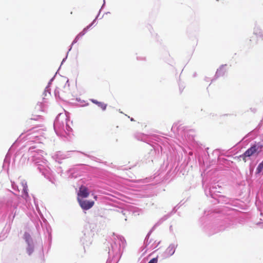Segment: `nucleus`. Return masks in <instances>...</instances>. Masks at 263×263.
Returning <instances> with one entry per match:
<instances>
[{"mask_svg": "<svg viewBox=\"0 0 263 263\" xmlns=\"http://www.w3.org/2000/svg\"><path fill=\"white\" fill-rule=\"evenodd\" d=\"M202 186L204 187V193L207 197H211L213 200L211 202L214 204L221 203L230 204L234 206H238L239 200L236 198L227 197L220 194V189L221 188L219 185L214 184H205V181L202 180Z\"/></svg>", "mask_w": 263, "mask_h": 263, "instance_id": "1", "label": "nucleus"}, {"mask_svg": "<svg viewBox=\"0 0 263 263\" xmlns=\"http://www.w3.org/2000/svg\"><path fill=\"white\" fill-rule=\"evenodd\" d=\"M72 121L70 120V116L66 113H60L56 117L53 122V128L56 134L60 137L70 138L73 135V130L70 126Z\"/></svg>", "mask_w": 263, "mask_h": 263, "instance_id": "2", "label": "nucleus"}, {"mask_svg": "<svg viewBox=\"0 0 263 263\" xmlns=\"http://www.w3.org/2000/svg\"><path fill=\"white\" fill-rule=\"evenodd\" d=\"M35 147H30L29 149V152L31 153L36 152V155H33L34 161L35 164L37 166V169L42 173L46 178H47L52 184H55V178L54 176L51 173L50 168L48 166V161L45 159L43 156L44 152L42 150L36 149L35 150Z\"/></svg>", "mask_w": 263, "mask_h": 263, "instance_id": "3", "label": "nucleus"}, {"mask_svg": "<svg viewBox=\"0 0 263 263\" xmlns=\"http://www.w3.org/2000/svg\"><path fill=\"white\" fill-rule=\"evenodd\" d=\"M224 211V209L221 211L222 213L217 217V227L216 229L213 228L212 225L211 224L204 226L203 229L204 232L209 235H211L214 233H216L219 231L224 230L226 229L233 227L235 223V220L233 217L230 215V213L227 214L226 215H223V213Z\"/></svg>", "mask_w": 263, "mask_h": 263, "instance_id": "4", "label": "nucleus"}, {"mask_svg": "<svg viewBox=\"0 0 263 263\" xmlns=\"http://www.w3.org/2000/svg\"><path fill=\"white\" fill-rule=\"evenodd\" d=\"M171 130L184 142H192L194 141L195 130L182 126L181 124H179V123H174Z\"/></svg>", "mask_w": 263, "mask_h": 263, "instance_id": "5", "label": "nucleus"}, {"mask_svg": "<svg viewBox=\"0 0 263 263\" xmlns=\"http://www.w3.org/2000/svg\"><path fill=\"white\" fill-rule=\"evenodd\" d=\"M137 138L139 140H141L149 144L153 147V148L151 149L148 153V156L147 158L148 162H153L154 157L156 155V149L153 143H155V141L159 142V140H161V138L157 135L153 134L148 135L144 134H139L137 136Z\"/></svg>", "mask_w": 263, "mask_h": 263, "instance_id": "6", "label": "nucleus"}, {"mask_svg": "<svg viewBox=\"0 0 263 263\" xmlns=\"http://www.w3.org/2000/svg\"><path fill=\"white\" fill-rule=\"evenodd\" d=\"M17 205L16 202L12 199H8L7 201L6 206L8 212H10L8 217V221L10 224L12 223L15 217Z\"/></svg>", "mask_w": 263, "mask_h": 263, "instance_id": "7", "label": "nucleus"}, {"mask_svg": "<svg viewBox=\"0 0 263 263\" xmlns=\"http://www.w3.org/2000/svg\"><path fill=\"white\" fill-rule=\"evenodd\" d=\"M23 238L27 244V247L26 248L27 253L28 255L30 256L34 252V246L32 238H31L30 234L27 232H25Z\"/></svg>", "mask_w": 263, "mask_h": 263, "instance_id": "8", "label": "nucleus"}, {"mask_svg": "<svg viewBox=\"0 0 263 263\" xmlns=\"http://www.w3.org/2000/svg\"><path fill=\"white\" fill-rule=\"evenodd\" d=\"M72 152V151H68L64 153L61 151H58L52 156V158L56 162L61 164L63 160L71 157Z\"/></svg>", "mask_w": 263, "mask_h": 263, "instance_id": "9", "label": "nucleus"}, {"mask_svg": "<svg viewBox=\"0 0 263 263\" xmlns=\"http://www.w3.org/2000/svg\"><path fill=\"white\" fill-rule=\"evenodd\" d=\"M80 206L83 210H88L91 208L95 204L93 200L78 198Z\"/></svg>", "mask_w": 263, "mask_h": 263, "instance_id": "10", "label": "nucleus"}, {"mask_svg": "<svg viewBox=\"0 0 263 263\" xmlns=\"http://www.w3.org/2000/svg\"><path fill=\"white\" fill-rule=\"evenodd\" d=\"M120 246L121 245L120 244L119 247H118L115 242L114 244H110L111 249L108 247V258L106 263H107L108 261H109L108 263L111 262V258L114 257L115 254L118 253Z\"/></svg>", "mask_w": 263, "mask_h": 263, "instance_id": "11", "label": "nucleus"}, {"mask_svg": "<svg viewBox=\"0 0 263 263\" xmlns=\"http://www.w3.org/2000/svg\"><path fill=\"white\" fill-rule=\"evenodd\" d=\"M82 236L80 237V241L83 245L89 246L91 243L90 232L88 230H83Z\"/></svg>", "mask_w": 263, "mask_h": 263, "instance_id": "12", "label": "nucleus"}, {"mask_svg": "<svg viewBox=\"0 0 263 263\" xmlns=\"http://www.w3.org/2000/svg\"><path fill=\"white\" fill-rule=\"evenodd\" d=\"M178 246L177 243H171L163 253V256L165 258H168L174 255Z\"/></svg>", "mask_w": 263, "mask_h": 263, "instance_id": "13", "label": "nucleus"}, {"mask_svg": "<svg viewBox=\"0 0 263 263\" xmlns=\"http://www.w3.org/2000/svg\"><path fill=\"white\" fill-rule=\"evenodd\" d=\"M213 154L216 155L217 157L218 162L221 165H224L226 166H230L231 164L233 163L232 161L228 160L227 159L221 157V153L219 152L218 150H215L213 152Z\"/></svg>", "mask_w": 263, "mask_h": 263, "instance_id": "14", "label": "nucleus"}, {"mask_svg": "<svg viewBox=\"0 0 263 263\" xmlns=\"http://www.w3.org/2000/svg\"><path fill=\"white\" fill-rule=\"evenodd\" d=\"M227 66V64L221 65L216 70V73L214 77V78L212 80V82L215 81L220 77L224 76L226 72V69L225 67Z\"/></svg>", "mask_w": 263, "mask_h": 263, "instance_id": "15", "label": "nucleus"}, {"mask_svg": "<svg viewBox=\"0 0 263 263\" xmlns=\"http://www.w3.org/2000/svg\"><path fill=\"white\" fill-rule=\"evenodd\" d=\"M89 195V192L88 189L86 187L84 186H81L79 187V191L78 193V198L84 199L88 197Z\"/></svg>", "mask_w": 263, "mask_h": 263, "instance_id": "16", "label": "nucleus"}, {"mask_svg": "<svg viewBox=\"0 0 263 263\" xmlns=\"http://www.w3.org/2000/svg\"><path fill=\"white\" fill-rule=\"evenodd\" d=\"M255 137L254 130H252L247 134L239 142H242L245 145H247L250 141L252 140Z\"/></svg>", "mask_w": 263, "mask_h": 263, "instance_id": "17", "label": "nucleus"}, {"mask_svg": "<svg viewBox=\"0 0 263 263\" xmlns=\"http://www.w3.org/2000/svg\"><path fill=\"white\" fill-rule=\"evenodd\" d=\"M46 232L45 233L47 237V242L48 243V250L50 248L52 243V229L51 227L48 224L46 226Z\"/></svg>", "mask_w": 263, "mask_h": 263, "instance_id": "18", "label": "nucleus"}, {"mask_svg": "<svg viewBox=\"0 0 263 263\" xmlns=\"http://www.w3.org/2000/svg\"><path fill=\"white\" fill-rule=\"evenodd\" d=\"M21 184L23 186V190L22 192V197L27 201L28 199L30 198V197L28 193V186L27 182L24 180L21 182Z\"/></svg>", "mask_w": 263, "mask_h": 263, "instance_id": "19", "label": "nucleus"}, {"mask_svg": "<svg viewBox=\"0 0 263 263\" xmlns=\"http://www.w3.org/2000/svg\"><path fill=\"white\" fill-rule=\"evenodd\" d=\"M258 203L263 208V185H262L256 195V203Z\"/></svg>", "mask_w": 263, "mask_h": 263, "instance_id": "20", "label": "nucleus"}, {"mask_svg": "<svg viewBox=\"0 0 263 263\" xmlns=\"http://www.w3.org/2000/svg\"><path fill=\"white\" fill-rule=\"evenodd\" d=\"M58 72V70L55 72V74L54 75V76L50 79V80H49V81L48 82V84L47 85V86L45 87V90H44V91L43 93V95L44 96V97H46L47 96V93L48 92V93L49 94V95H51V92H50V91H51V89H50V87H51V85H52V82L55 79V76L57 74Z\"/></svg>", "mask_w": 263, "mask_h": 263, "instance_id": "21", "label": "nucleus"}, {"mask_svg": "<svg viewBox=\"0 0 263 263\" xmlns=\"http://www.w3.org/2000/svg\"><path fill=\"white\" fill-rule=\"evenodd\" d=\"M256 149L255 147H253L251 145V147L247 149L243 153V156L250 157L254 154H256Z\"/></svg>", "mask_w": 263, "mask_h": 263, "instance_id": "22", "label": "nucleus"}, {"mask_svg": "<svg viewBox=\"0 0 263 263\" xmlns=\"http://www.w3.org/2000/svg\"><path fill=\"white\" fill-rule=\"evenodd\" d=\"M90 101L92 103H93L97 105L99 107H100L102 110H105L107 107V104H105L103 102L98 101V100L91 99H90Z\"/></svg>", "mask_w": 263, "mask_h": 263, "instance_id": "23", "label": "nucleus"}, {"mask_svg": "<svg viewBox=\"0 0 263 263\" xmlns=\"http://www.w3.org/2000/svg\"><path fill=\"white\" fill-rule=\"evenodd\" d=\"M43 100H44V102H38L36 105L35 107V109L37 111H45V103L46 101H45V97L43 98Z\"/></svg>", "mask_w": 263, "mask_h": 263, "instance_id": "24", "label": "nucleus"}, {"mask_svg": "<svg viewBox=\"0 0 263 263\" xmlns=\"http://www.w3.org/2000/svg\"><path fill=\"white\" fill-rule=\"evenodd\" d=\"M11 155L9 153V152H8L7 154L6 155L5 158L4 160V163L3 165V168H5V167L7 166V168L8 169V167L10 165V159H11Z\"/></svg>", "mask_w": 263, "mask_h": 263, "instance_id": "25", "label": "nucleus"}, {"mask_svg": "<svg viewBox=\"0 0 263 263\" xmlns=\"http://www.w3.org/2000/svg\"><path fill=\"white\" fill-rule=\"evenodd\" d=\"M253 147H255L256 149V154H258L263 150V142H255L254 144H252Z\"/></svg>", "mask_w": 263, "mask_h": 263, "instance_id": "26", "label": "nucleus"}, {"mask_svg": "<svg viewBox=\"0 0 263 263\" xmlns=\"http://www.w3.org/2000/svg\"><path fill=\"white\" fill-rule=\"evenodd\" d=\"M254 34L257 36L263 39V32L261 29L258 27H255L254 29Z\"/></svg>", "mask_w": 263, "mask_h": 263, "instance_id": "27", "label": "nucleus"}, {"mask_svg": "<svg viewBox=\"0 0 263 263\" xmlns=\"http://www.w3.org/2000/svg\"><path fill=\"white\" fill-rule=\"evenodd\" d=\"M171 217L170 214H167L163 216L162 218H161L156 223V226H160L161 223H162L164 221L167 220L168 218Z\"/></svg>", "mask_w": 263, "mask_h": 263, "instance_id": "28", "label": "nucleus"}, {"mask_svg": "<svg viewBox=\"0 0 263 263\" xmlns=\"http://www.w3.org/2000/svg\"><path fill=\"white\" fill-rule=\"evenodd\" d=\"M263 171V160L258 164L255 171V175L259 174Z\"/></svg>", "mask_w": 263, "mask_h": 263, "instance_id": "29", "label": "nucleus"}, {"mask_svg": "<svg viewBox=\"0 0 263 263\" xmlns=\"http://www.w3.org/2000/svg\"><path fill=\"white\" fill-rule=\"evenodd\" d=\"M183 203H181V201L179 202L177 205H176L175 207L173 208L171 212L168 213V214H170V216H171L173 214H175L177 212V210L179 209V208L182 206Z\"/></svg>", "mask_w": 263, "mask_h": 263, "instance_id": "30", "label": "nucleus"}, {"mask_svg": "<svg viewBox=\"0 0 263 263\" xmlns=\"http://www.w3.org/2000/svg\"><path fill=\"white\" fill-rule=\"evenodd\" d=\"M114 235L116 236L117 239L119 240L120 242H121L122 245H124L126 243L125 239L123 236L119 234H116L115 233H114Z\"/></svg>", "mask_w": 263, "mask_h": 263, "instance_id": "31", "label": "nucleus"}, {"mask_svg": "<svg viewBox=\"0 0 263 263\" xmlns=\"http://www.w3.org/2000/svg\"><path fill=\"white\" fill-rule=\"evenodd\" d=\"M30 120L42 121L43 120V118L41 115H32V117L30 119Z\"/></svg>", "mask_w": 263, "mask_h": 263, "instance_id": "32", "label": "nucleus"}, {"mask_svg": "<svg viewBox=\"0 0 263 263\" xmlns=\"http://www.w3.org/2000/svg\"><path fill=\"white\" fill-rule=\"evenodd\" d=\"M88 29L87 27H85L80 32H79L77 35L80 37H82L83 35H84L86 32L88 31Z\"/></svg>", "mask_w": 263, "mask_h": 263, "instance_id": "33", "label": "nucleus"}, {"mask_svg": "<svg viewBox=\"0 0 263 263\" xmlns=\"http://www.w3.org/2000/svg\"><path fill=\"white\" fill-rule=\"evenodd\" d=\"M54 95L55 99L61 100V98L60 96V92H59V88L58 87H56L54 91Z\"/></svg>", "mask_w": 263, "mask_h": 263, "instance_id": "34", "label": "nucleus"}, {"mask_svg": "<svg viewBox=\"0 0 263 263\" xmlns=\"http://www.w3.org/2000/svg\"><path fill=\"white\" fill-rule=\"evenodd\" d=\"M178 85H179V89L180 93H182L183 90H184L185 88V85H184V83L183 82H180V81L178 82Z\"/></svg>", "mask_w": 263, "mask_h": 263, "instance_id": "35", "label": "nucleus"}, {"mask_svg": "<svg viewBox=\"0 0 263 263\" xmlns=\"http://www.w3.org/2000/svg\"><path fill=\"white\" fill-rule=\"evenodd\" d=\"M72 171L73 170L72 169H69V170H68V172L70 173L69 177L70 178H76L77 175H74V173L72 172Z\"/></svg>", "mask_w": 263, "mask_h": 263, "instance_id": "36", "label": "nucleus"}, {"mask_svg": "<svg viewBox=\"0 0 263 263\" xmlns=\"http://www.w3.org/2000/svg\"><path fill=\"white\" fill-rule=\"evenodd\" d=\"M158 256H157V257H154L153 258H152L148 262V263H157L158 262Z\"/></svg>", "mask_w": 263, "mask_h": 263, "instance_id": "37", "label": "nucleus"}, {"mask_svg": "<svg viewBox=\"0 0 263 263\" xmlns=\"http://www.w3.org/2000/svg\"><path fill=\"white\" fill-rule=\"evenodd\" d=\"M97 20H96V18H95L92 22L86 26L87 28L89 29L96 23Z\"/></svg>", "mask_w": 263, "mask_h": 263, "instance_id": "38", "label": "nucleus"}, {"mask_svg": "<svg viewBox=\"0 0 263 263\" xmlns=\"http://www.w3.org/2000/svg\"><path fill=\"white\" fill-rule=\"evenodd\" d=\"M68 55V52H67L65 57L64 58H63V59L62 61L61 65L60 66L59 69L58 70V71L60 69V68H61V65L66 61V60L67 58Z\"/></svg>", "mask_w": 263, "mask_h": 263, "instance_id": "39", "label": "nucleus"}, {"mask_svg": "<svg viewBox=\"0 0 263 263\" xmlns=\"http://www.w3.org/2000/svg\"><path fill=\"white\" fill-rule=\"evenodd\" d=\"M80 39V37L77 35L73 41L72 42V45H73L74 44H76L78 40Z\"/></svg>", "mask_w": 263, "mask_h": 263, "instance_id": "40", "label": "nucleus"}, {"mask_svg": "<svg viewBox=\"0 0 263 263\" xmlns=\"http://www.w3.org/2000/svg\"><path fill=\"white\" fill-rule=\"evenodd\" d=\"M12 189L14 190L18 191H19L17 185L16 184H15L14 183H12Z\"/></svg>", "mask_w": 263, "mask_h": 263, "instance_id": "41", "label": "nucleus"}, {"mask_svg": "<svg viewBox=\"0 0 263 263\" xmlns=\"http://www.w3.org/2000/svg\"><path fill=\"white\" fill-rule=\"evenodd\" d=\"M57 172L58 173V174H60L61 175H62V172H63V170H62V167L59 166V167H58L57 168Z\"/></svg>", "mask_w": 263, "mask_h": 263, "instance_id": "42", "label": "nucleus"}, {"mask_svg": "<svg viewBox=\"0 0 263 263\" xmlns=\"http://www.w3.org/2000/svg\"><path fill=\"white\" fill-rule=\"evenodd\" d=\"M151 242L150 241H148V239H146V238H145L144 241V245H145V247H146Z\"/></svg>", "mask_w": 263, "mask_h": 263, "instance_id": "43", "label": "nucleus"}, {"mask_svg": "<svg viewBox=\"0 0 263 263\" xmlns=\"http://www.w3.org/2000/svg\"><path fill=\"white\" fill-rule=\"evenodd\" d=\"M249 110L254 114H255L257 111V108L255 107H251L250 108Z\"/></svg>", "mask_w": 263, "mask_h": 263, "instance_id": "44", "label": "nucleus"}, {"mask_svg": "<svg viewBox=\"0 0 263 263\" xmlns=\"http://www.w3.org/2000/svg\"><path fill=\"white\" fill-rule=\"evenodd\" d=\"M33 198L34 204H35L36 208H38V204H37V199H36V198L33 195Z\"/></svg>", "mask_w": 263, "mask_h": 263, "instance_id": "45", "label": "nucleus"}, {"mask_svg": "<svg viewBox=\"0 0 263 263\" xmlns=\"http://www.w3.org/2000/svg\"><path fill=\"white\" fill-rule=\"evenodd\" d=\"M152 233V231H150L149 230V231L148 232V233L147 234V235H146V236L145 237L146 239H149V238Z\"/></svg>", "mask_w": 263, "mask_h": 263, "instance_id": "46", "label": "nucleus"}, {"mask_svg": "<svg viewBox=\"0 0 263 263\" xmlns=\"http://www.w3.org/2000/svg\"><path fill=\"white\" fill-rule=\"evenodd\" d=\"M152 233V231H150L149 230V231L148 232V233L147 234V235H146V236L145 237L146 239H149V238Z\"/></svg>", "mask_w": 263, "mask_h": 263, "instance_id": "47", "label": "nucleus"}, {"mask_svg": "<svg viewBox=\"0 0 263 263\" xmlns=\"http://www.w3.org/2000/svg\"><path fill=\"white\" fill-rule=\"evenodd\" d=\"M239 157L240 158H242V160L245 161V162H246L247 161V158H248V157H243V154L239 156Z\"/></svg>", "mask_w": 263, "mask_h": 263, "instance_id": "48", "label": "nucleus"}, {"mask_svg": "<svg viewBox=\"0 0 263 263\" xmlns=\"http://www.w3.org/2000/svg\"><path fill=\"white\" fill-rule=\"evenodd\" d=\"M262 121L261 120L260 122V123L258 124L257 126L256 127V129H259L262 126Z\"/></svg>", "mask_w": 263, "mask_h": 263, "instance_id": "49", "label": "nucleus"}, {"mask_svg": "<svg viewBox=\"0 0 263 263\" xmlns=\"http://www.w3.org/2000/svg\"><path fill=\"white\" fill-rule=\"evenodd\" d=\"M105 1L103 0V4L99 10L102 11V9L105 7Z\"/></svg>", "mask_w": 263, "mask_h": 263, "instance_id": "50", "label": "nucleus"}, {"mask_svg": "<svg viewBox=\"0 0 263 263\" xmlns=\"http://www.w3.org/2000/svg\"><path fill=\"white\" fill-rule=\"evenodd\" d=\"M137 59L138 60H143V61H145L146 58L145 57H137Z\"/></svg>", "mask_w": 263, "mask_h": 263, "instance_id": "51", "label": "nucleus"}, {"mask_svg": "<svg viewBox=\"0 0 263 263\" xmlns=\"http://www.w3.org/2000/svg\"><path fill=\"white\" fill-rule=\"evenodd\" d=\"M158 227V226H156V224L155 223L154 226L151 228L150 231H152V232L155 230V229Z\"/></svg>", "mask_w": 263, "mask_h": 263, "instance_id": "52", "label": "nucleus"}, {"mask_svg": "<svg viewBox=\"0 0 263 263\" xmlns=\"http://www.w3.org/2000/svg\"><path fill=\"white\" fill-rule=\"evenodd\" d=\"M101 12V11H100V10L99 11L97 16L95 17L96 20H98V18H99V16H100Z\"/></svg>", "mask_w": 263, "mask_h": 263, "instance_id": "53", "label": "nucleus"}, {"mask_svg": "<svg viewBox=\"0 0 263 263\" xmlns=\"http://www.w3.org/2000/svg\"><path fill=\"white\" fill-rule=\"evenodd\" d=\"M69 85H70V84H69V79H67V81H66V82L65 84V87L66 86H69Z\"/></svg>", "mask_w": 263, "mask_h": 263, "instance_id": "54", "label": "nucleus"}, {"mask_svg": "<svg viewBox=\"0 0 263 263\" xmlns=\"http://www.w3.org/2000/svg\"><path fill=\"white\" fill-rule=\"evenodd\" d=\"M160 241H159V242H158L157 243H156V241H155V246H154V248H156L157 247H158V246L160 244Z\"/></svg>", "mask_w": 263, "mask_h": 263, "instance_id": "55", "label": "nucleus"}, {"mask_svg": "<svg viewBox=\"0 0 263 263\" xmlns=\"http://www.w3.org/2000/svg\"><path fill=\"white\" fill-rule=\"evenodd\" d=\"M72 46H73V45H72V44H71V45H70L69 46V49H68V51H67V52H69L71 50V49H72Z\"/></svg>", "mask_w": 263, "mask_h": 263, "instance_id": "56", "label": "nucleus"}, {"mask_svg": "<svg viewBox=\"0 0 263 263\" xmlns=\"http://www.w3.org/2000/svg\"><path fill=\"white\" fill-rule=\"evenodd\" d=\"M109 13H110L109 12H107L104 13V14L101 16V17L100 18V19H102L103 17L104 14H109Z\"/></svg>", "mask_w": 263, "mask_h": 263, "instance_id": "57", "label": "nucleus"}, {"mask_svg": "<svg viewBox=\"0 0 263 263\" xmlns=\"http://www.w3.org/2000/svg\"><path fill=\"white\" fill-rule=\"evenodd\" d=\"M204 80H205V81H206V82H208V81L210 80V78H208V77H205V78H204Z\"/></svg>", "mask_w": 263, "mask_h": 263, "instance_id": "58", "label": "nucleus"}, {"mask_svg": "<svg viewBox=\"0 0 263 263\" xmlns=\"http://www.w3.org/2000/svg\"><path fill=\"white\" fill-rule=\"evenodd\" d=\"M76 100H77V101H80V98H77V99H76Z\"/></svg>", "mask_w": 263, "mask_h": 263, "instance_id": "59", "label": "nucleus"}, {"mask_svg": "<svg viewBox=\"0 0 263 263\" xmlns=\"http://www.w3.org/2000/svg\"><path fill=\"white\" fill-rule=\"evenodd\" d=\"M196 76V73H194V74H193V77H195Z\"/></svg>", "mask_w": 263, "mask_h": 263, "instance_id": "60", "label": "nucleus"}, {"mask_svg": "<svg viewBox=\"0 0 263 263\" xmlns=\"http://www.w3.org/2000/svg\"><path fill=\"white\" fill-rule=\"evenodd\" d=\"M14 145V143H13V145L12 146H11L10 149H11L12 148V147Z\"/></svg>", "mask_w": 263, "mask_h": 263, "instance_id": "61", "label": "nucleus"}, {"mask_svg": "<svg viewBox=\"0 0 263 263\" xmlns=\"http://www.w3.org/2000/svg\"><path fill=\"white\" fill-rule=\"evenodd\" d=\"M130 121H134V119H133V118H130Z\"/></svg>", "mask_w": 263, "mask_h": 263, "instance_id": "62", "label": "nucleus"}, {"mask_svg": "<svg viewBox=\"0 0 263 263\" xmlns=\"http://www.w3.org/2000/svg\"><path fill=\"white\" fill-rule=\"evenodd\" d=\"M41 249H42V251H43V246H42Z\"/></svg>", "mask_w": 263, "mask_h": 263, "instance_id": "63", "label": "nucleus"}, {"mask_svg": "<svg viewBox=\"0 0 263 263\" xmlns=\"http://www.w3.org/2000/svg\"><path fill=\"white\" fill-rule=\"evenodd\" d=\"M36 125H37V126H40V124H37Z\"/></svg>", "mask_w": 263, "mask_h": 263, "instance_id": "64", "label": "nucleus"}]
</instances>
